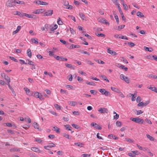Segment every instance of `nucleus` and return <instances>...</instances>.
<instances>
[{"instance_id":"nucleus-50","label":"nucleus","mask_w":157,"mask_h":157,"mask_svg":"<svg viewBox=\"0 0 157 157\" xmlns=\"http://www.w3.org/2000/svg\"><path fill=\"white\" fill-rule=\"evenodd\" d=\"M54 106L57 109L60 110L61 109V106L57 104L55 105Z\"/></svg>"},{"instance_id":"nucleus-60","label":"nucleus","mask_w":157,"mask_h":157,"mask_svg":"<svg viewBox=\"0 0 157 157\" xmlns=\"http://www.w3.org/2000/svg\"><path fill=\"white\" fill-rule=\"evenodd\" d=\"M136 111L137 112V113L136 114L137 115H139L143 113V112L141 110H136Z\"/></svg>"},{"instance_id":"nucleus-41","label":"nucleus","mask_w":157,"mask_h":157,"mask_svg":"<svg viewBox=\"0 0 157 157\" xmlns=\"http://www.w3.org/2000/svg\"><path fill=\"white\" fill-rule=\"evenodd\" d=\"M132 152L135 155H139L140 154V153L137 150L135 151H132Z\"/></svg>"},{"instance_id":"nucleus-55","label":"nucleus","mask_w":157,"mask_h":157,"mask_svg":"<svg viewBox=\"0 0 157 157\" xmlns=\"http://www.w3.org/2000/svg\"><path fill=\"white\" fill-rule=\"evenodd\" d=\"M68 79L70 81H71L72 80V75L71 74H70L68 76Z\"/></svg>"},{"instance_id":"nucleus-35","label":"nucleus","mask_w":157,"mask_h":157,"mask_svg":"<svg viewBox=\"0 0 157 157\" xmlns=\"http://www.w3.org/2000/svg\"><path fill=\"white\" fill-rule=\"evenodd\" d=\"M44 27L45 29L48 31V29H49L51 30V25L46 24L44 25Z\"/></svg>"},{"instance_id":"nucleus-22","label":"nucleus","mask_w":157,"mask_h":157,"mask_svg":"<svg viewBox=\"0 0 157 157\" xmlns=\"http://www.w3.org/2000/svg\"><path fill=\"white\" fill-rule=\"evenodd\" d=\"M80 46L79 45H75L73 44H72L70 46L69 48L70 49H72L73 48H79Z\"/></svg>"},{"instance_id":"nucleus-8","label":"nucleus","mask_w":157,"mask_h":157,"mask_svg":"<svg viewBox=\"0 0 157 157\" xmlns=\"http://www.w3.org/2000/svg\"><path fill=\"white\" fill-rule=\"evenodd\" d=\"M98 111H99L101 113H107L108 110L107 108H100Z\"/></svg>"},{"instance_id":"nucleus-36","label":"nucleus","mask_w":157,"mask_h":157,"mask_svg":"<svg viewBox=\"0 0 157 157\" xmlns=\"http://www.w3.org/2000/svg\"><path fill=\"white\" fill-rule=\"evenodd\" d=\"M117 6L118 9L119 11V12L121 15H123V13L121 9V7L120 6L119 4H118V5H116Z\"/></svg>"},{"instance_id":"nucleus-14","label":"nucleus","mask_w":157,"mask_h":157,"mask_svg":"<svg viewBox=\"0 0 157 157\" xmlns=\"http://www.w3.org/2000/svg\"><path fill=\"white\" fill-rule=\"evenodd\" d=\"M23 17L24 16H25V17H27L29 18H33L34 17V15L28 14L25 13H23Z\"/></svg>"},{"instance_id":"nucleus-23","label":"nucleus","mask_w":157,"mask_h":157,"mask_svg":"<svg viewBox=\"0 0 157 157\" xmlns=\"http://www.w3.org/2000/svg\"><path fill=\"white\" fill-rule=\"evenodd\" d=\"M144 49L145 51L149 52H151L153 51V49L152 48H148L146 46L144 47Z\"/></svg>"},{"instance_id":"nucleus-11","label":"nucleus","mask_w":157,"mask_h":157,"mask_svg":"<svg viewBox=\"0 0 157 157\" xmlns=\"http://www.w3.org/2000/svg\"><path fill=\"white\" fill-rule=\"evenodd\" d=\"M43 10L42 9H37L34 11L33 13L35 14H39L42 13Z\"/></svg>"},{"instance_id":"nucleus-24","label":"nucleus","mask_w":157,"mask_h":157,"mask_svg":"<svg viewBox=\"0 0 157 157\" xmlns=\"http://www.w3.org/2000/svg\"><path fill=\"white\" fill-rule=\"evenodd\" d=\"M147 88L151 90L152 91H154L155 92L157 93V88L155 87H148Z\"/></svg>"},{"instance_id":"nucleus-17","label":"nucleus","mask_w":157,"mask_h":157,"mask_svg":"<svg viewBox=\"0 0 157 157\" xmlns=\"http://www.w3.org/2000/svg\"><path fill=\"white\" fill-rule=\"evenodd\" d=\"M65 65L66 67L68 68H70L71 69H75L74 67H73V66L72 65H71V64H68L67 63H66L65 64Z\"/></svg>"},{"instance_id":"nucleus-21","label":"nucleus","mask_w":157,"mask_h":157,"mask_svg":"<svg viewBox=\"0 0 157 157\" xmlns=\"http://www.w3.org/2000/svg\"><path fill=\"white\" fill-rule=\"evenodd\" d=\"M58 26L57 25L55 24L53 26L52 25H51V30L53 31L56 30Z\"/></svg>"},{"instance_id":"nucleus-27","label":"nucleus","mask_w":157,"mask_h":157,"mask_svg":"<svg viewBox=\"0 0 157 157\" xmlns=\"http://www.w3.org/2000/svg\"><path fill=\"white\" fill-rule=\"evenodd\" d=\"M68 103L70 105L73 106H75L76 104V102L75 101H69Z\"/></svg>"},{"instance_id":"nucleus-7","label":"nucleus","mask_w":157,"mask_h":157,"mask_svg":"<svg viewBox=\"0 0 157 157\" xmlns=\"http://www.w3.org/2000/svg\"><path fill=\"white\" fill-rule=\"evenodd\" d=\"M120 78L122 80L124 81L127 83H129L130 80L127 77H125L123 74H121L120 75Z\"/></svg>"},{"instance_id":"nucleus-57","label":"nucleus","mask_w":157,"mask_h":157,"mask_svg":"<svg viewBox=\"0 0 157 157\" xmlns=\"http://www.w3.org/2000/svg\"><path fill=\"white\" fill-rule=\"evenodd\" d=\"M90 154H83L81 155V156L82 157H90Z\"/></svg>"},{"instance_id":"nucleus-20","label":"nucleus","mask_w":157,"mask_h":157,"mask_svg":"<svg viewBox=\"0 0 157 157\" xmlns=\"http://www.w3.org/2000/svg\"><path fill=\"white\" fill-rule=\"evenodd\" d=\"M111 89L113 91L117 93L120 91L118 89L114 87H111Z\"/></svg>"},{"instance_id":"nucleus-25","label":"nucleus","mask_w":157,"mask_h":157,"mask_svg":"<svg viewBox=\"0 0 157 157\" xmlns=\"http://www.w3.org/2000/svg\"><path fill=\"white\" fill-rule=\"evenodd\" d=\"M53 128L54 130L56 131L57 133H59L60 132V129L57 127L55 126L53 127Z\"/></svg>"},{"instance_id":"nucleus-2","label":"nucleus","mask_w":157,"mask_h":157,"mask_svg":"<svg viewBox=\"0 0 157 157\" xmlns=\"http://www.w3.org/2000/svg\"><path fill=\"white\" fill-rule=\"evenodd\" d=\"M40 94H41L38 92H32V94H29V95L30 96H33L36 98H39L41 100H44V98L43 96L41 95H40Z\"/></svg>"},{"instance_id":"nucleus-10","label":"nucleus","mask_w":157,"mask_h":157,"mask_svg":"<svg viewBox=\"0 0 157 157\" xmlns=\"http://www.w3.org/2000/svg\"><path fill=\"white\" fill-rule=\"evenodd\" d=\"M53 11L52 10H50L47 11L44 13V16H49L52 15L53 14Z\"/></svg>"},{"instance_id":"nucleus-56","label":"nucleus","mask_w":157,"mask_h":157,"mask_svg":"<svg viewBox=\"0 0 157 157\" xmlns=\"http://www.w3.org/2000/svg\"><path fill=\"white\" fill-rule=\"evenodd\" d=\"M125 26V25H121L120 26H118V30H121L122 29L124 28Z\"/></svg>"},{"instance_id":"nucleus-53","label":"nucleus","mask_w":157,"mask_h":157,"mask_svg":"<svg viewBox=\"0 0 157 157\" xmlns=\"http://www.w3.org/2000/svg\"><path fill=\"white\" fill-rule=\"evenodd\" d=\"M119 94V96L121 97L124 98L125 97L124 95L122 94V93L121 92L120 90L118 93Z\"/></svg>"},{"instance_id":"nucleus-13","label":"nucleus","mask_w":157,"mask_h":157,"mask_svg":"<svg viewBox=\"0 0 157 157\" xmlns=\"http://www.w3.org/2000/svg\"><path fill=\"white\" fill-rule=\"evenodd\" d=\"M149 103V102H141L139 103L137 105L139 106H144L147 105Z\"/></svg>"},{"instance_id":"nucleus-48","label":"nucleus","mask_w":157,"mask_h":157,"mask_svg":"<svg viewBox=\"0 0 157 157\" xmlns=\"http://www.w3.org/2000/svg\"><path fill=\"white\" fill-rule=\"evenodd\" d=\"M10 58L11 60L13 61H14V62H18L17 60V59H15V58H14L13 57L10 56Z\"/></svg>"},{"instance_id":"nucleus-51","label":"nucleus","mask_w":157,"mask_h":157,"mask_svg":"<svg viewBox=\"0 0 157 157\" xmlns=\"http://www.w3.org/2000/svg\"><path fill=\"white\" fill-rule=\"evenodd\" d=\"M17 13V15L18 16L21 17H23V13H21L19 11H18Z\"/></svg>"},{"instance_id":"nucleus-19","label":"nucleus","mask_w":157,"mask_h":157,"mask_svg":"<svg viewBox=\"0 0 157 157\" xmlns=\"http://www.w3.org/2000/svg\"><path fill=\"white\" fill-rule=\"evenodd\" d=\"M27 54L28 56L29 57L31 58L32 57V52L31 49L29 48L27 51Z\"/></svg>"},{"instance_id":"nucleus-49","label":"nucleus","mask_w":157,"mask_h":157,"mask_svg":"<svg viewBox=\"0 0 157 157\" xmlns=\"http://www.w3.org/2000/svg\"><path fill=\"white\" fill-rule=\"evenodd\" d=\"M27 60L28 61V64L32 66H33L34 65V63L32 61H30V60L28 59H27Z\"/></svg>"},{"instance_id":"nucleus-1","label":"nucleus","mask_w":157,"mask_h":157,"mask_svg":"<svg viewBox=\"0 0 157 157\" xmlns=\"http://www.w3.org/2000/svg\"><path fill=\"white\" fill-rule=\"evenodd\" d=\"M130 120L138 124H143L144 122V121L143 119L140 118L138 117L136 118L131 117L130 118Z\"/></svg>"},{"instance_id":"nucleus-43","label":"nucleus","mask_w":157,"mask_h":157,"mask_svg":"<svg viewBox=\"0 0 157 157\" xmlns=\"http://www.w3.org/2000/svg\"><path fill=\"white\" fill-rule=\"evenodd\" d=\"M125 139L127 142H128L130 143H132L134 142V141L131 139L125 138Z\"/></svg>"},{"instance_id":"nucleus-62","label":"nucleus","mask_w":157,"mask_h":157,"mask_svg":"<svg viewBox=\"0 0 157 157\" xmlns=\"http://www.w3.org/2000/svg\"><path fill=\"white\" fill-rule=\"evenodd\" d=\"M72 113L73 114L76 115H79L80 114L79 112L76 111H73L72 112Z\"/></svg>"},{"instance_id":"nucleus-45","label":"nucleus","mask_w":157,"mask_h":157,"mask_svg":"<svg viewBox=\"0 0 157 157\" xmlns=\"http://www.w3.org/2000/svg\"><path fill=\"white\" fill-rule=\"evenodd\" d=\"M122 4H123V6L124 7V9L126 10H128V7L127 5L126 4H125L124 3H122Z\"/></svg>"},{"instance_id":"nucleus-30","label":"nucleus","mask_w":157,"mask_h":157,"mask_svg":"<svg viewBox=\"0 0 157 157\" xmlns=\"http://www.w3.org/2000/svg\"><path fill=\"white\" fill-rule=\"evenodd\" d=\"M4 78L5 80H6L8 83H10V79L8 76L6 75L4 76Z\"/></svg>"},{"instance_id":"nucleus-6","label":"nucleus","mask_w":157,"mask_h":157,"mask_svg":"<svg viewBox=\"0 0 157 157\" xmlns=\"http://www.w3.org/2000/svg\"><path fill=\"white\" fill-rule=\"evenodd\" d=\"M54 57L57 60L61 61H67V58H64L63 56H60L54 55Z\"/></svg>"},{"instance_id":"nucleus-64","label":"nucleus","mask_w":157,"mask_h":157,"mask_svg":"<svg viewBox=\"0 0 157 157\" xmlns=\"http://www.w3.org/2000/svg\"><path fill=\"white\" fill-rule=\"evenodd\" d=\"M119 115L117 114H116L114 116L113 118L114 119L117 120L119 118Z\"/></svg>"},{"instance_id":"nucleus-39","label":"nucleus","mask_w":157,"mask_h":157,"mask_svg":"<svg viewBox=\"0 0 157 157\" xmlns=\"http://www.w3.org/2000/svg\"><path fill=\"white\" fill-rule=\"evenodd\" d=\"M100 76L105 81L108 82H109V80L107 79V77L105 76L101 75H100Z\"/></svg>"},{"instance_id":"nucleus-40","label":"nucleus","mask_w":157,"mask_h":157,"mask_svg":"<svg viewBox=\"0 0 157 157\" xmlns=\"http://www.w3.org/2000/svg\"><path fill=\"white\" fill-rule=\"evenodd\" d=\"M57 22L58 24L59 25H62L63 23V22L61 20L60 18L59 17L58 19Z\"/></svg>"},{"instance_id":"nucleus-32","label":"nucleus","mask_w":157,"mask_h":157,"mask_svg":"<svg viewBox=\"0 0 157 157\" xmlns=\"http://www.w3.org/2000/svg\"><path fill=\"white\" fill-rule=\"evenodd\" d=\"M16 1V4H19L20 5H23L25 4V3L23 1H19L18 0L16 1Z\"/></svg>"},{"instance_id":"nucleus-37","label":"nucleus","mask_w":157,"mask_h":157,"mask_svg":"<svg viewBox=\"0 0 157 157\" xmlns=\"http://www.w3.org/2000/svg\"><path fill=\"white\" fill-rule=\"evenodd\" d=\"M32 41L33 43L37 44L38 43V41L37 39L36 38L32 39Z\"/></svg>"},{"instance_id":"nucleus-26","label":"nucleus","mask_w":157,"mask_h":157,"mask_svg":"<svg viewBox=\"0 0 157 157\" xmlns=\"http://www.w3.org/2000/svg\"><path fill=\"white\" fill-rule=\"evenodd\" d=\"M64 127H65L68 130H71L72 128L70 126V125L69 124H66L64 125Z\"/></svg>"},{"instance_id":"nucleus-52","label":"nucleus","mask_w":157,"mask_h":157,"mask_svg":"<svg viewBox=\"0 0 157 157\" xmlns=\"http://www.w3.org/2000/svg\"><path fill=\"white\" fill-rule=\"evenodd\" d=\"M104 19H105L104 18H98V20L99 22L103 23V21H104Z\"/></svg>"},{"instance_id":"nucleus-28","label":"nucleus","mask_w":157,"mask_h":157,"mask_svg":"<svg viewBox=\"0 0 157 157\" xmlns=\"http://www.w3.org/2000/svg\"><path fill=\"white\" fill-rule=\"evenodd\" d=\"M33 125L35 128L38 129L39 128V124L35 122H34L33 123Z\"/></svg>"},{"instance_id":"nucleus-29","label":"nucleus","mask_w":157,"mask_h":157,"mask_svg":"<svg viewBox=\"0 0 157 157\" xmlns=\"http://www.w3.org/2000/svg\"><path fill=\"white\" fill-rule=\"evenodd\" d=\"M79 15L80 17L82 18L83 20H85L86 19V17L85 15L83 14L82 13H79Z\"/></svg>"},{"instance_id":"nucleus-18","label":"nucleus","mask_w":157,"mask_h":157,"mask_svg":"<svg viewBox=\"0 0 157 157\" xmlns=\"http://www.w3.org/2000/svg\"><path fill=\"white\" fill-rule=\"evenodd\" d=\"M24 90L25 91L27 95L31 94H32V92H30V90L26 87H24Z\"/></svg>"},{"instance_id":"nucleus-46","label":"nucleus","mask_w":157,"mask_h":157,"mask_svg":"<svg viewBox=\"0 0 157 157\" xmlns=\"http://www.w3.org/2000/svg\"><path fill=\"white\" fill-rule=\"evenodd\" d=\"M66 87L67 88H70L72 90H75V88L71 85H66Z\"/></svg>"},{"instance_id":"nucleus-59","label":"nucleus","mask_w":157,"mask_h":157,"mask_svg":"<svg viewBox=\"0 0 157 157\" xmlns=\"http://www.w3.org/2000/svg\"><path fill=\"white\" fill-rule=\"evenodd\" d=\"M71 125L72 127L76 129H78L79 128L78 126L75 124H72Z\"/></svg>"},{"instance_id":"nucleus-61","label":"nucleus","mask_w":157,"mask_h":157,"mask_svg":"<svg viewBox=\"0 0 157 157\" xmlns=\"http://www.w3.org/2000/svg\"><path fill=\"white\" fill-rule=\"evenodd\" d=\"M30 127V126L29 125L25 124L22 126V127L25 129H27L28 128H29Z\"/></svg>"},{"instance_id":"nucleus-47","label":"nucleus","mask_w":157,"mask_h":157,"mask_svg":"<svg viewBox=\"0 0 157 157\" xmlns=\"http://www.w3.org/2000/svg\"><path fill=\"white\" fill-rule=\"evenodd\" d=\"M144 121L148 124H152V122L150 120L147 119V118L145 119Z\"/></svg>"},{"instance_id":"nucleus-16","label":"nucleus","mask_w":157,"mask_h":157,"mask_svg":"<svg viewBox=\"0 0 157 157\" xmlns=\"http://www.w3.org/2000/svg\"><path fill=\"white\" fill-rule=\"evenodd\" d=\"M107 52L110 54H113L114 55H116V53L115 52L111 50L109 48L107 49Z\"/></svg>"},{"instance_id":"nucleus-63","label":"nucleus","mask_w":157,"mask_h":157,"mask_svg":"<svg viewBox=\"0 0 157 157\" xmlns=\"http://www.w3.org/2000/svg\"><path fill=\"white\" fill-rule=\"evenodd\" d=\"M141 101V98L140 97L138 96L136 99V101L137 102H140Z\"/></svg>"},{"instance_id":"nucleus-38","label":"nucleus","mask_w":157,"mask_h":157,"mask_svg":"<svg viewBox=\"0 0 157 157\" xmlns=\"http://www.w3.org/2000/svg\"><path fill=\"white\" fill-rule=\"evenodd\" d=\"M86 83L87 85H89L91 86H95L96 85L95 83L94 82H88V81H86Z\"/></svg>"},{"instance_id":"nucleus-31","label":"nucleus","mask_w":157,"mask_h":157,"mask_svg":"<svg viewBox=\"0 0 157 157\" xmlns=\"http://www.w3.org/2000/svg\"><path fill=\"white\" fill-rule=\"evenodd\" d=\"M63 136L65 137L66 138L68 139H71V136H70L68 134L65 133H63Z\"/></svg>"},{"instance_id":"nucleus-42","label":"nucleus","mask_w":157,"mask_h":157,"mask_svg":"<svg viewBox=\"0 0 157 157\" xmlns=\"http://www.w3.org/2000/svg\"><path fill=\"white\" fill-rule=\"evenodd\" d=\"M114 18L116 20V22L118 24L119 23V19L118 16L116 15V14H114Z\"/></svg>"},{"instance_id":"nucleus-12","label":"nucleus","mask_w":157,"mask_h":157,"mask_svg":"<svg viewBox=\"0 0 157 157\" xmlns=\"http://www.w3.org/2000/svg\"><path fill=\"white\" fill-rule=\"evenodd\" d=\"M117 67L119 68H121L122 69L124 70V71H127L128 69L127 67H125L124 66L122 65L121 64H118Z\"/></svg>"},{"instance_id":"nucleus-15","label":"nucleus","mask_w":157,"mask_h":157,"mask_svg":"<svg viewBox=\"0 0 157 157\" xmlns=\"http://www.w3.org/2000/svg\"><path fill=\"white\" fill-rule=\"evenodd\" d=\"M31 150L37 153H40L41 151L40 149L38 148L33 147H31Z\"/></svg>"},{"instance_id":"nucleus-3","label":"nucleus","mask_w":157,"mask_h":157,"mask_svg":"<svg viewBox=\"0 0 157 157\" xmlns=\"http://www.w3.org/2000/svg\"><path fill=\"white\" fill-rule=\"evenodd\" d=\"M15 0H9L6 3V5L7 7H12L15 6Z\"/></svg>"},{"instance_id":"nucleus-54","label":"nucleus","mask_w":157,"mask_h":157,"mask_svg":"<svg viewBox=\"0 0 157 157\" xmlns=\"http://www.w3.org/2000/svg\"><path fill=\"white\" fill-rule=\"evenodd\" d=\"M48 5V3L47 2L41 1V5L44 6H47Z\"/></svg>"},{"instance_id":"nucleus-5","label":"nucleus","mask_w":157,"mask_h":157,"mask_svg":"<svg viewBox=\"0 0 157 157\" xmlns=\"http://www.w3.org/2000/svg\"><path fill=\"white\" fill-rule=\"evenodd\" d=\"M99 91L103 95L105 96H108L110 95V93L108 91H107L104 89H101L99 90Z\"/></svg>"},{"instance_id":"nucleus-34","label":"nucleus","mask_w":157,"mask_h":157,"mask_svg":"<svg viewBox=\"0 0 157 157\" xmlns=\"http://www.w3.org/2000/svg\"><path fill=\"white\" fill-rule=\"evenodd\" d=\"M136 15L137 16L139 17H144V15L143 14L140 12H138L136 13Z\"/></svg>"},{"instance_id":"nucleus-58","label":"nucleus","mask_w":157,"mask_h":157,"mask_svg":"<svg viewBox=\"0 0 157 157\" xmlns=\"http://www.w3.org/2000/svg\"><path fill=\"white\" fill-rule=\"evenodd\" d=\"M11 151H20V150L17 148H15L11 149Z\"/></svg>"},{"instance_id":"nucleus-44","label":"nucleus","mask_w":157,"mask_h":157,"mask_svg":"<svg viewBox=\"0 0 157 157\" xmlns=\"http://www.w3.org/2000/svg\"><path fill=\"white\" fill-rule=\"evenodd\" d=\"M116 124V125L118 127H120L122 125L121 122L119 121H117Z\"/></svg>"},{"instance_id":"nucleus-33","label":"nucleus","mask_w":157,"mask_h":157,"mask_svg":"<svg viewBox=\"0 0 157 157\" xmlns=\"http://www.w3.org/2000/svg\"><path fill=\"white\" fill-rule=\"evenodd\" d=\"M146 136H147V137L151 141H154V138L153 137L150 136L149 134H147Z\"/></svg>"},{"instance_id":"nucleus-4","label":"nucleus","mask_w":157,"mask_h":157,"mask_svg":"<svg viewBox=\"0 0 157 157\" xmlns=\"http://www.w3.org/2000/svg\"><path fill=\"white\" fill-rule=\"evenodd\" d=\"M63 4L64 6L63 8L70 10H72L73 9V6L69 5L68 1L64 0L63 1Z\"/></svg>"},{"instance_id":"nucleus-9","label":"nucleus","mask_w":157,"mask_h":157,"mask_svg":"<svg viewBox=\"0 0 157 157\" xmlns=\"http://www.w3.org/2000/svg\"><path fill=\"white\" fill-rule=\"evenodd\" d=\"M91 125L98 130H101L102 128L99 125L95 123H92L91 124Z\"/></svg>"}]
</instances>
